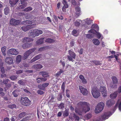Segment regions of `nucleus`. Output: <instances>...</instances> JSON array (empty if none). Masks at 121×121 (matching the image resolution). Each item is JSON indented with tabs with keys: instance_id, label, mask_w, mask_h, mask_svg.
Returning <instances> with one entry per match:
<instances>
[{
	"instance_id": "6e6552de",
	"label": "nucleus",
	"mask_w": 121,
	"mask_h": 121,
	"mask_svg": "<svg viewBox=\"0 0 121 121\" xmlns=\"http://www.w3.org/2000/svg\"><path fill=\"white\" fill-rule=\"evenodd\" d=\"M91 92L92 95L94 98H97L98 97V93L97 87H94L93 88Z\"/></svg>"
},
{
	"instance_id": "13d9d810",
	"label": "nucleus",
	"mask_w": 121,
	"mask_h": 121,
	"mask_svg": "<svg viewBox=\"0 0 121 121\" xmlns=\"http://www.w3.org/2000/svg\"><path fill=\"white\" fill-rule=\"evenodd\" d=\"M37 93L38 94L40 95H42L44 93L43 92L40 90H38L37 91Z\"/></svg>"
},
{
	"instance_id": "c9c22d12",
	"label": "nucleus",
	"mask_w": 121,
	"mask_h": 121,
	"mask_svg": "<svg viewBox=\"0 0 121 121\" xmlns=\"http://www.w3.org/2000/svg\"><path fill=\"white\" fill-rule=\"evenodd\" d=\"M64 72V71L62 69H60V71L55 74V76L57 77H58L61 73H63Z\"/></svg>"
},
{
	"instance_id": "f3484780",
	"label": "nucleus",
	"mask_w": 121,
	"mask_h": 121,
	"mask_svg": "<svg viewBox=\"0 0 121 121\" xmlns=\"http://www.w3.org/2000/svg\"><path fill=\"white\" fill-rule=\"evenodd\" d=\"M33 39L28 37H25L22 39V42L23 43L30 42L33 41Z\"/></svg>"
},
{
	"instance_id": "473e14b6",
	"label": "nucleus",
	"mask_w": 121,
	"mask_h": 121,
	"mask_svg": "<svg viewBox=\"0 0 121 121\" xmlns=\"http://www.w3.org/2000/svg\"><path fill=\"white\" fill-rule=\"evenodd\" d=\"M4 90L3 88H0V96L3 97L4 96L5 93L4 92Z\"/></svg>"
},
{
	"instance_id": "864d4df0",
	"label": "nucleus",
	"mask_w": 121,
	"mask_h": 121,
	"mask_svg": "<svg viewBox=\"0 0 121 121\" xmlns=\"http://www.w3.org/2000/svg\"><path fill=\"white\" fill-rule=\"evenodd\" d=\"M24 22L26 24H32V22L31 21L29 20H26Z\"/></svg>"
},
{
	"instance_id": "39448f33",
	"label": "nucleus",
	"mask_w": 121,
	"mask_h": 121,
	"mask_svg": "<svg viewBox=\"0 0 121 121\" xmlns=\"http://www.w3.org/2000/svg\"><path fill=\"white\" fill-rule=\"evenodd\" d=\"M36 49V48H34L27 51L24 54V56L22 57L23 60H25L26 59L31 53L35 50Z\"/></svg>"
},
{
	"instance_id": "3c124183",
	"label": "nucleus",
	"mask_w": 121,
	"mask_h": 121,
	"mask_svg": "<svg viewBox=\"0 0 121 121\" xmlns=\"http://www.w3.org/2000/svg\"><path fill=\"white\" fill-rule=\"evenodd\" d=\"M95 112L96 114L98 113V104H97L95 108Z\"/></svg>"
},
{
	"instance_id": "8fccbe9b",
	"label": "nucleus",
	"mask_w": 121,
	"mask_h": 121,
	"mask_svg": "<svg viewBox=\"0 0 121 121\" xmlns=\"http://www.w3.org/2000/svg\"><path fill=\"white\" fill-rule=\"evenodd\" d=\"M61 88L62 91L64 92H65V82H63L61 86Z\"/></svg>"
},
{
	"instance_id": "49530a36",
	"label": "nucleus",
	"mask_w": 121,
	"mask_h": 121,
	"mask_svg": "<svg viewBox=\"0 0 121 121\" xmlns=\"http://www.w3.org/2000/svg\"><path fill=\"white\" fill-rule=\"evenodd\" d=\"M38 87L40 90H45L43 84L42 85L40 84L38 86Z\"/></svg>"
},
{
	"instance_id": "774afa93",
	"label": "nucleus",
	"mask_w": 121,
	"mask_h": 121,
	"mask_svg": "<svg viewBox=\"0 0 121 121\" xmlns=\"http://www.w3.org/2000/svg\"><path fill=\"white\" fill-rule=\"evenodd\" d=\"M71 2L72 4L74 5H75L76 4V2L75 0H71Z\"/></svg>"
},
{
	"instance_id": "2f4dec72",
	"label": "nucleus",
	"mask_w": 121,
	"mask_h": 121,
	"mask_svg": "<svg viewBox=\"0 0 121 121\" xmlns=\"http://www.w3.org/2000/svg\"><path fill=\"white\" fill-rule=\"evenodd\" d=\"M22 57L20 55H18L17 56L16 59V61L18 64L21 61Z\"/></svg>"
},
{
	"instance_id": "6e6d98bb",
	"label": "nucleus",
	"mask_w": 121,
	"mask_h": 121,
	"mask_svg": "<svg viewBox=\"0 0 121 121\" xmlns=\"http://www.w3.org/2000/svg\"><path fill=\"white\" fill-rule=\"evenodd\" d=\"M74 25L75 26L78 27L80 25V23L79 22L76 21L74 22Z\"/></svg>"
},
{
	"instance_id": "7ed1b4c3",
	"label": "nucleus",
	"mask_w": 121,
	"mask_h": 121,
	"mask_svg": "<svg viewBox=\"0 0 121 121\" xmlns=\"http://www.w3.org/2000/svg\"><path fill=\"white\" fill-rule=\"evenodd\" d=\"M88 32L89 33H92L94 35L91 34H87L86 35V37L87 38L91 39L93 38L94 36H97V38H98V32L95 29H91L88 31Z\"/></svg>"
},
{
	"instance_id": "e433bc0d",
	"label": "nucleus",
	"mask_w": 121,
	"mask_h": 121,
	"mask_svg": "<svg viewBox=\"0 0 121 121\" xmlns=\"http://www.w3.org/2000/svg\"><path fill=\"white\" fill-rule=\"evenodd\" d=\"M16 105L15 104H10L8 106V108L11 109L16 108Z\"/></svg>"
},
{
	"instance_id": "58836bf2",
	"label": "nucleus",
	"mask_w": 121,
	"mask_h": 121,
	"mask_svg": "<svg viewBox=\"0 0 121 121\" xmlns=\"http://www.w3.org/2000/svg\"><path fill=\"white\" fill-rule=\"evenodd\" d=\"M32 8L31 7H29L24 9L23 10L24 11L27 12L28 11H31L32 10Z\"/></svg>"
},
{
	"instance_id": "5fc2aeb1",
	"label": "nucleus",
	"mask_w": 121,
	"mask_h": 121,
	"mask_svg": "<svg viewBox=\"0 0 121 121\" xmlns=\"http://www.w3.org/2000/svg\"><path fill=\"white\" fill-rule=\"evenodd\" d=\"M9 80L8 79H7L5 80H4L3 82V83L5 84L6 85L8 82Z\"/></svg>"
},
{
	"instance_id": "de8ad7c7",
	"label": "nucleus",
	"mask_w": 121,
	"mask_h": 121,
	"mask_svg": "<svg viewBox=\"0 0 121 121\" xmlns=\"http://www.w3.org/2000/svg\"><path fill=\"white\" fill-rule=\"evenodd\" d=\"M66 96L67 97L69 98L70 97L69 90L67 89L66 91Z\"/></svg>"
},
{
	"instance_id": "aec40b11",
	"label": "nucleus",
	"mask_w": 121,
	"mask_h": 121,
	"mask_svg": "<svg viewBox=\"0 0 121 121\" xmlns=\"http://www.w3.org/2000/svg\"><path fill=\"white\" fill-rule=\"evenodd\" d=\"M76 108L75 109V112L76 113L80 115H82V113L84 112L82 108Z\"/></svg>"
},
{
	"instance_id": "37998d69",
	"label": "nucleus",
	"mask_w": 121,
	"mask_h": 121,
	"mask_svg": "<svg viewBox=\"0 0 121 121\" xmlns=\"http://www.w3.org/2000/svg\"><path fill=\"white\" fill-rule=\"evenodd\" d=\"M10 78L12 80L14 81L16 80L17 78V76L13 75L10 77Z\"/></svg>"
},
{
	"instance_id": "4c0bfd02",
	"label": "nucleus",
	"mask_w": 121,
	"mask_h": 121,
	"mask_svg": "<svg viewBox=\"0 0 121 121\" xmlns=\"http://www.w3.org/2000/svg\"><path fill=\"white\" fill-rule=\"evenodd\" d=\"M9 9L8 7H5L4 9V14L6 15H7L9 13Z\"/></svg>"
},
{
	"instance_id": "680f3d73",
	"label": "nucleus",
	"mask_w": 121,
	"mask_h": 121,
	"mask_svg": "<svg viewBox=\"0 0 121 121\" xmlns=\"http://www.w3.org/2000/svg\"><path fill=\"white\" fill-rule=\"evenodd\" d=\"M23 70H17L16 72V73L17 74H19L22 73Z\"/></svg>"
},
{
	"instance_id": "4d7b16f0",
	"label": "nucleus",
	"mask_w": 121,
	"mask_h": 121,
	"mask_svg": "<svg viewBox=\"0 0 121 121\" xmlns=\"http://www.w3.org/2000/svg\"><path fill=\"white\" fill-rule=\"evenodd\" d=\"M77 31L75 29H74L72 32V34L73 35L75 36V35L77 33Z\"/></svg>"
},
{
	"instance_id": "ea45409f",
	"label": "nucleus",
	"mask_w": 121,
	"mask_h": 121,
	"mask_svg": "<svg viewBox=\"0 0 121 121\" xmlns=\"http://www.w3.org/2000/svg\"><path fill=\"white\" fill-rule=\"evenodd\" d=\"M92 41L93 42L95 45H98V40L97 39H94L92 40Z\"/></svg>"
},
{
	"instance_id": "72a5a7b5",
	"label": "nucleus",
	"mask_w": 121,
	"mask_h": 121,
	"mask_svg": "<svg viewBox=\"0 0 121 121\" xmlns=\"http://www.w3.org/2000/svg\"><path fill=\"white\" fill-rule=\"evenodd\" d=\"M34 30H31L29 33L30 35V36H33V37L36 36Z\"/></svg>"
},
{
	"instance_id": "603ef678",
	"label": "nucleus",
	"mask_w": 121,
	"mask_h": 121,
	"mask_svg": "<svg viewBox=\"0 0 121 121\" xmlns=\"http://www.w3.org/2000/svg\"><path fill=\"white\" fill-rule=\"evenodd\" d=\"M74 117L75 118V121H79V120L80 118L79 117L76 115L75 114H74Z\"/></svg>"
},
{
	"instance_id": "4be33fe9",
	"label": "nucleus",
	"mask_w": 121,
	"mask_h": 121,
	"mask_svg": "<svg viewBox=\"0 0 121 121\" xmlns=\"http://www.w3.org/2000/svg\"><path fill=\"white\" fill-rule=\"evenodd\" d=\"M79 78L81 80L83 84H85L87 83V81L86 79L81 74L79 76Z\"/></svg>"
},
{
	"instance_id": "f8f14e48",
	"label": "nucleus",
	"mask_w": 121,
	"mask_h": 121,
	"mask_svg": "<svg viewBox=\"0 0 121 121\" xmlns=\"http://www.w3.org/2000/svg\"><path fill=\"white\" fill-rule=\"evenodd\" d=\"M8 53L9 55H16L18 54L19 52L15 49L11 48L8 51Z\"/></svg>"
},
{
	"instance_id": "b1692460",
	"label": "nucleus",
	"mask_w": 121,
	"mask_h": 121,
	"mask_svg": "<svg viewBox=\"0 0 121 121\" xmlns=\"http://www.w3.org/2000/svg\"><path fill=\"white\" fill-rule=\"evenodd\" d=\"M42 67V65L40 64L35 65L32 67V68L36 70L41 69Z\"/></svg>"
},
{
	"instance_id": "f257e3e1",
	"label": "nucleus",
	"mask_w": 121,
	"mask_h": 121,
	"mask_svg": "<svg viewBox=\"0 0 121 121\" xmlns=\"http://www.w3.org/2000/svg\"><path fill=\"white\" fill-rule=\"evenodd\" d=\"M118 105L119 110L121 112V100L118 99L115 105L114 108L115 109L114 110H113V112L112 113L110 112H105L103 115L101 117L99 116V121H103L108 119L114 112Z\"/></svg>"
},
{
	"instance_id": "ddd939ff",
	"label": "nucleus",
	"mask_w": 121,
	"mask_h": 121,
	"mask_svg": "<svg viewBox=\"0 0 121 121\" xmlns=\"http://www.w3.org/2000/svg\"><path fill=\"white\" fill-rule=\"evenodd\" d=\"M80 92L84 95H86L88 94V92L86 89L82 86H79Z\"/></svg>"
},
{
	"instance_id": "5701e85b",
	"label": "nucleus",
	"mask_w": 121,
	"mask_h": 121,
	"mask_svg": "<svg viewBox=\"0 0 121 121\" xmlns=\"http://www.w3.org/2000/svg\"><path fill=\"white\" fill-rule=\"evenodd\" d=\"M104 106V104L103 102L99 103V113L103 109Z\"/></svg>"
},
{
	"instance_id": "9d476101",
	"label": "nucleus",
	"mask_w": 121,
	"mask_h": 121,
	"mask_svg": "<svg viewBox=\"0 0 121 121\" xmlns=\"http://www.w3.org/2000/svg\"><path fill=\"white\" fill-rule=\"evenodd\" d=\"M112 79L113 81V85H111L108 84V86L112 88L117 87V86L116 85L118 82V80L117 78L115 76H113L112 78Z\"/></svg>"
},
{
	"instance_id": "c85d7f7f",
	"label": "nucleus",
	"mask_w": 121,
	"mask_h": 121,
	"mask_svg": "<svg viewBox=\"0 0 121 121\" xmlns=\"http://www.w3.org/2000/svg\"><path fill=\"white\" fill-rule=\"evenodd\" d=\"M31 45V43H26L23 44L22 46V47L23 49H26L30 47Z\"/></svg>"
},
{
	"instance_id": "7c9ffc66",
	"label": "nucleus",
	"mask_w": 121,
	"mask_h": 121,
	"mask_svg": "<svg viewBox=\"0 0 121 121\" xmlns=\"http://www.w3.org/2000/svg\"><path fill=\"white\" fill-rule=\"evenodd\" d=\"M118 94L117 91L115 92L114 93L111 94L110 95V97L112 99H114L116 98Z\"/></svg>"
},
{
	"instance_id": "e2e57ef3",
	"label": "nucleus",
	"mask_w": 121,
	"mask_h": 121,
	"mask_svg": "<svg viewBox=\"0 0 121 121\" xmlns=\"http://www.w3.org/2000/svg\"><path fill=\"white\" fill-rule=\"evenodd\" d=\"M45 47H43L40 48L39 49V51L41 52L43 51L44 50H45Z\"/></svg>"
},
{
	"instance_id": "bf43d9fd",
	"label": "nucleus",
	"mask_w": 121,
	"mask_h": 121,
	"mask_svg": "<svg viewBox=\"0 0 121 121\" xmlns=\"http://www.w3.org/2000/svg\"><path fill=\"white\" fill-rule=\"evenodd\" d=\"M64 104L63 103H60L59 106L60 108L61 109H63L64 108Z\"/></svg>"
},
{
	"instance_id": "4468645a",
	"label": "nucleus",
	"mask_w": 121,
	"mask_h": 121,
	"mask_svg": "<svg viewBox=\"0 0 121 121\" xmlns=\"http://www.w3.org/2000/svg\"><path fill=\"white\" fill-rule=\"evenodd\" d=\"M115 103V101L114 100L110 99L107 101L106 104L107 106L110 107L114 104Z\"/></svg>"
},
{
	"instance_id": "0e129e2a",
	"label": "nucleus",
	"mask_w": 121,
	"mask_h": 121,
	"mask_svg": "<svg viewBox=\"0 0 121 121\" xmlns=\"http://www.w3.org/2000/svg\"><path fill=\"white\" fill-rule=\"evenodd\" d=\"M43 87L45 89V88L47 87L49 85V83H44L43 84Z\"/></svg>"
},
{
	"instance_id": "a18cd8bd",
	"label": "nucleus",
	"mask_w": 121,
	"mask_h": 121,
	"mask_svg": "<svg viewBox=\"0 0 121 121\" xmlns=\"http://www.w3.org/2000/svg\"><path fill=\"white\" fill-rule=\"evenodd\" d=\"M68 111L67 110H65L63 113V115L64 117H66L69 115Z\"/></svg>"
},
{
	"instance_id": "c756f323",
	"label": "nucleus",
	"mask_w": 121,
	"mask_h": 121,
	"mask_svg": "<svg viewBox=\"0 0 121 121\" xmlns=\"http://www.w3.org/2000/svg\"><path fill=\"white\" fill-rule=\"evenodd\" d=\"M44 39V38H42L38 40L36 42V44L37 45H39L42 44L43 42Z\"/></svg>"
},
{
	"instance_id": "09e8293b",
	"label": "nucleus",
	"mask_w": 121,
	"mask_h": 121,
	"mask_svg": "<svg viewBox=\"0 0 121 121\" xmlns=\"http://www.w3.org/2000/svg\"><path fill=\"white\" fill-rule=\"evenodd\" d=\"M92 116V115L91 113H88L86 116V118H87V119H89L91 118Z\"/></svg>"
},
{
	"instance_id": "0eeeda50",
	"label": "nucleus",
	"mask_w": 121,
	"mask_h": 121,
	"mask_svg": "<svg viewBox=\"0 0 121 121\" xmlns=\"http://www.w3.org/2000/svg\"><path fill=\"white\" fill-rule=\"evenodd\" d=\"M21 22L20 20L12 18L10 20V23L12 25L17 26L20 25Z\"/></svg>"
},
{
	"instance_id": "412c9836",
	"label": "nucleus",
	"mask_w": 121,
	"mask_h": 121,
	"mask_svg": "<svg viewBox=\"0 0 121 121\" xmlns=\"http://www.w3.org/2000/svg\"><path fill=\"white\" fill-rule=\"evenodd\" d=\"M39 74L41 75L43 77L46 78L49 76L48 73L45 71H42L39 72Z\"/></svg>"
},
{
	"instance_id": "bb28decb",
	"label": "nucleus",
	"mask_w": 121,
	"mask_h": 121,
	"mask_svg": "<svg viewBox=\"0 0 121 121\" xmlns=\"http://www.w3.org/2000/svg\"><path fill=\"white\" fill-rule=\"evenodd\" d=\"M19 0H10L9 3L12 7L14 6L19 1Z\"/></svg>"
},
{
	"instance_id": "f03ea898",
	"label": "nucleus",
	"mask_w": 121,
	"mask_h": 121,
	"mask_svg": "<svg viewBox=\"0 0 121 121\" xmlns=\"http://www.w3.org/2000/svg\"><path fill=\"white\" fill-rule=\"evenodd\" d=\"M77 105L79 107L82 108L84 112L86 113L90 109L89 104L86 102H80Z\"/></svg>"
},
{
	"instance_id": "69168bd1",
	"label": "nucleus",
	"mask_w": 121,
	"mask_h": 121,
	"mask_svg": "<svg viewBox=\"0 0 121 121\" xmlns=\"http://www.w3.org/2000/svg\"><path fill=\"white\" fill-rule=\"evenodd\" d=\"M92 20H88L87 21H86V23L88 25H90L92 23Z\"/></svg>"
},
{
	"instance_id": "1a4fd4ad",
	"label": "nucleus",
	"mask_w": 121,
	"mask_h": 121,
	"mask_svg": "<svg viewBox=\"0 0 121 121\" xmlns=\"http://www.w3.org/2000/svg\"><path fill=\"white\" fill-rule=\"evenodd\" d=\"M35 24H33L24 26L21 27V29L24 31H26L32 28H34Z\"/></svg>"
},
{
	"instance_id": "9b49d317",
	"label": "nucleus",
	"mask_w": 121,
	"mask_h": 121,
	"mask_svg": "<svg viewBox=\"0 0 121 121\" xmlns=\"http://www.w3.org/2000/svg\"><path fill=\"white\" fill-rule=\"evenodd\" d=\"M100 91L101 92L102 95L104 97H105L107 95V91L106 87L104 86H102L100 85Z\"/></svg>"
},
{
	"instance_id": "cd10ccee",
	"label": "nucleus",
	"mask_w": 121,
	"mask_h": 121,
	"mask_svg": "<svg viewBox=\"0 0 121 121\" xmlns=\"http://www.w3.org/2000/svg\"><path fill=\"white\" fill-rule=\"evenodd\" d=\"M22 5H20L19 6L17 7L16 9H21L24 8L27 6V3L22 4Z\"/></svg>"
},
{
	"instance_id": "dca6fc26",
	"label": "nucleus",
	"mask_w": 121,
	"mask_h": 121,
	"mask_svg": "<svg viewBox=\"0 0 121 121\" xmlns=\"http://www.w3.org/2000/svg\"><path fill=\"white\" fill-rule=\"evenodd\" d=\"M42 54H40L35 56L30 61V62L31 63H33L36 60L41 58L42 57Z\"/></svg>"
},
{
	"instance_id": "a19ab883",
	"label": "nucleus",
	"mask_w": 121,
	"mask_h": 121,
	"mask_svg": "<svg viewBox=\"0 0 121 121\" xmlns=\"http://www.w3.org/2000/svg\"><path fill=\"white\" fill-rule=\"evenodd\" d=\"M62 3L64 5V6L65 8H67L68 7V5L67 4V1L65 0H62Z\"/></svg>"
},
{
	"instance_id": "a878e982",
	"label": "nucleus",
	"mask_w": 121,
	"mask_h": 121,
	"mask_svg": "<svg viewBox=\"0 0 121 121\" xmlns=\"http://www.w3.org/2000/svg\"><path fill=\"white\" fill-rule=\"evenodd\" d=\"M34 30L35 36H38L39 35L43 33V31L41 30H39L38 29H35Z\"/></svg>"
},
{
	"instance_id": "338daca9",
	"label": "nucleus",
	"mask_w": 121,
	"mask_h": 121,
	"mask_svg": "<svg viewBox=\"0 0 121 121\" xmlns=\"http://www.w3.org/2000/svg\"><path fill=\"white\" fill-rule=\"evenodd\" d=\"M17 118L16 116H13L11 118V121H15V120L17 119Z\"/></svg>"
},
{
	"instance_id": "20e7f679",
	"label": "nucleus",
	"mask_w": 121,
	"mask_h": 121,
	"mask_svg": "<svg viewBox=\"0 0 121 121\" xmlns=\"http://www.w3.org/2000/svg\"><path fill=\"white\" fill-rule=\"evenodd\" d=\"M20 102L22 105L25 106H29L31 104V102L27 97H22Z\"/></svg>"
},
{
	"instance_id": "052dcab7",
	"label": "nucleus",
	"mask_w": 121,
	"mask_h": 121,
	"mask_svg": "<svg viewBox=\"0 0 121 121\" xmlns=\"http://www.w3.org/2000/svg\"><path fill=\"white\" fill-rule=\"evenodd\" d=\"M62 96L61 95H59L57 98L58 100L59 101H61L62 99Z\"/></svg>"
},
{
	"instance_id": "c03bdc74",
	"label": "nucleus",
	"mask_w": 121,
	"mask_h": 121,
	"mask_svg": "<svg viewBox=\"0 0 121 121\" xmlns=\"http://www.w3.org/2000/svg\"><path fill=\"white\" fill-rule=\"evenodd\" d=\"M91 28L93 29H98V26L96 24H93L91 26Z\"/></svg>"
},
{
	"instance_id": "a211bd4d",
	"label": "nucleus",
	"mask_w": 121,
	"mask_h": 121,
	"mask_svg": "<svg viewBox=\"0 0 121 121\" xmlns=\"http://www.w3.org/2000/svg\"><path fill=\"white\" fill-rule=\"evenodd\" d=\"M76 12H75V16L77 17H78L80 15L81 12L80 9L79 7H76L75 8Z\"/></svg>"
},
{
	"instance_id": "423d86ee",
	"label": "nucleus",
	"mask_w": 121,
	"mask_h": 121,
	"mask_svg": "<svg viewBox=\"0 0 121 121\" xmlns=\"http://www.w3.org/2000/svg\"><path fill=\"white\" fill-rule=\"evenodd\" d=\"M68 52L69 56L68 55L67 56L68 59L69 61H73V58L75 59L76 56V54L74 52L70 50H69Z\"/></svg>"
},
{
	"instance_id": "f704fd0d",
	"label": "nucleus",
	"mask_w": 121,
	"mask_h": 121,
	"mask_svg": "<svg viewBox=\"0 0 121 121\" xmlns=\"http://www.w3.org/2000/svg\"><path fill=\"white\" fill-rule=\"evenodd\" d=\"M26 113L25 112H23L21 113L19 115V117L20 118L23 117L26 115Z\"/></svg>"
},
{
	"instance_id": "2eb2a0df",
	"label": "nucleus",
	"mask_w": 121,
	"mask_h": 121,
	"mask_svg": "<svg viewBox=\"0 0 121 121\" xmlns=\"http://www.w3.org/2000/svg\"><path fill=\"white\" fill-rule=\"evenodd\" d=\"M21 92V90L17 89L14 91L12 93L13 96L15 97H17L19 94Z\"/></svg>"
},
{
	"instance_id": "393cba45",
	"label": "nucleus",
	"mask_w": 121,
	"mask_h": 121,
	"mask_svg": "<svg viewBox=\"0 0 121 121\" xmlns=\"http://www.w3.org/2000/svg\"><path fill=\"white\" fill-rule=\"evenodd\" d=\"M26 80L22 79L19 80L18 82V83L20 85L24 86L26 84Z\"/></svg>"
},
{
	"instance_id": "6ab92c4d",
	"label": "nucleus",
	"mask_w": 121,
	"mask_h": 121,
	"mask_svg": "<svg viewBox=\"0 0 121 121\" xmlns=\"http://www.w3.org/2000/svg\"><path fill=\"white\" fill-rule=\"evenodd\" d=\"M5 62L9 64H12L13 63V61L11 58L6 57L5 60Z\"/></svg>"
},
{
	"instance_id": "79ce46f5",
	"label": "nucleus",
	"mask_w": 121,
	"mask_h": 121,
	"mask_svg": "<svg viewBox=\"0 0 121 121\" xmlns=\"http://www.w3.org/2000/svg\"><path fill=\"white\" fill-rule=\"evenodd\" d=\"M46 42L48 43H52L54 42V40L50 38L47 39L46 40Z\"/></svg>"
}]
</instances>
